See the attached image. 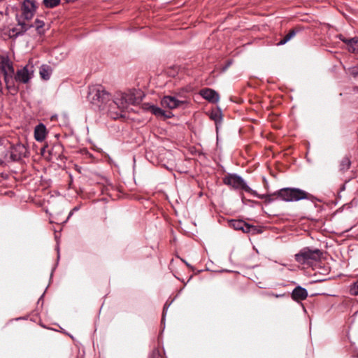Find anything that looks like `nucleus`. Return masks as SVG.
<instances>
[{
  "instance_id": "obj_1",
  "label": "nucleus",
  "mask_w": 358,
  "mask_h": 358,
  "mask_svg": "<svg viewBox=\"0 0 358 358\" xmlns=\"http://www.w3.org/2000/svg\"><path fill=\"white\" fill-rule=\"evenodd\" d=\"M322 256V252L320 250L306 247L294 255V259L299 264L310 266L320 261Z\"/></svg>"
},
{
  "instance_id": "obj_2",
  "label": "nucleus",
  "mask_w": 358,
  "mask_h": 358,
  "mask_svg": "<svg viewBox=\"0 0 358 358\" xmlns=\"http://www.w3.org/2000/svg\"><path fill=\"white\" fill-rule=\"evenodd\" d=\"M88 99L93 105L103 108L111 101L112 96L102 86L98 85L90 88Z\"/></svg>"
},
{
  "instance_id": "obj_3",
  "label": "nucleus",
  "mask_w": 358,
  "mask_h": 358,
  "mask_svg": "<svg viewBox=\"0 0 358 358\" xmlns=\"http://www.w3.org/2000/svg\"><path fill=\"white\" fill-rule=\"evenodd\" d=\"M275 194L281 200L286 202H294L303 199H309L311 195L299 188H282L275 192Z\"/></svg>"
},
{
  "instance_id": "obj_4",
  "label": "nucleus",
  "mask_w": 358,
  "mask_h": 358,
  "mask_svg": "<svg viewBox=\"0 0 358 358\" xmlns=\"http://www.w3.org/2000/svg\"><path fill=\"white\" fill-rule=\"evenodd\" d=\"M139 101L132 92L117 94L112 103H113L120 110L124 111L129 106L138 103Z\"/></svg>"
},
{
  "instance_id": "obj_5",
  "label": "nucleus",
  "mask_w": 358,
  "mask_h": 358,
  "mask_svg": "<svg viewBox=\"0 0 358 358\" xmlns=\"http://www.w3.org/2000/svg\"><path fill=\"white\" fill-rule=\"evenodd\" d=\"M223 182L225 185L231 186L234 189H243L250 194L253 192V189L247 185L245 180L236 174L227 175L224 178Z\"/></svg>"
},
{
  "instance_id": "obj_6",
  "label": "nucleus",
  "mask_w": 358,
  "mask_h": 358,
  "mask_svg": "<svg viewBox=\"0 0 358 358\" xmlns=\"http://www.w3.org/2000/svg\"><path fill=\"white\" fill-rule=\"evenodd\" d=\"M35 68L32 62H29L23 68L18 69L14 76V80L20 83L27 84L34 77Z\"/></svg>"
},
{
  "instance_id": "obj_7",
  "label": "nucleus",
  "mask_w": 358,
  "mask_h": 358,
  "mask_svg": "<svg viewBox=\"0 0 358 358\" xmlns=\"http://www.w3.org/2000/svg\"><path fill=\"white\" fill-rule=\"evenodd\" d=\"M229 226L235 230H241L244 233L256 234L261 233L256 226L249 224L242 220H231L229 222Z\"/></svg>"
},
{
  "instance_id": "obj_8",
  "label": "nucleus",
  "mask_w": 358,
  "mask_h": 358,
  "mask_svg": "<svg viewBox=\"0 0 358 358\" xmlns=\"http://www.w3.org/2000/svg\"><path fill=\"white\" fill-rule=\"evenodd\" d=\"M36 6L33 0H24L21 6L22 15L26 20H30L33 18L36 11Z\"/></svg>"
},
{
  "instance_id": "obj_9",
  "label": "nucleus",
  "mask_w": 358,
  "mask_h": 358,
  "mask_svg": "<svg viewBox=\"0 0 358 358\" xmlns=\"http://www.w3.org/2000/svg\"><path fill=\"white\" fill-rule=\"evenodd\" d=\"M0 72L3 74L4 80L11 78L14 76L15 71L12 62L4 56L0 57Z\"/></svg>"
},
{
  "instance_id": "obj_10",
  "label": "nucleus",
  "mask_w": 358,
  "mask_h": 358,
  "mask_svg": "<svg viewBox=\"0 0 358 358\" xmlns=\"http://www.w3.org/2000/svg\"><path fill=\"white\" fill-rule=\"evenodd\" d=\"M10 159L17 162L27 156L28 150L22 143H17L10 148Z\"/></svg>"
},
{
  "instance_id": "obj_11",
  "label": "nucleus",
  "mask_w": 358,
  "mask_h": 358,
  "mask_svg": "<svg viewBox=\"0 0 358 358\" xmlns=\"http://www.w3.org/2000/svg\"><path fill=\"white\" fill-rule=\"evenodd\" d=\"M161 103L163 107H166L169 109H175L185 103V101H180L174 96H165L162 99Z\"/></svg>"
},
{
  "instance_id": "obj_12",
  "label": "nucleus",
  "mask_w": 358,
  "mask_h": 358,
  "mask_svg": "<svg viewBox=\"0 0 358 358\" xmlns=\"http://www.w3.org/2000/svg\"><path fill=\"white\" fill-rule=\"evenodd\" d=\"M338 38L348 45L349 52L358 54V37L347 38L343 35L339 34Z\"/></svg>"
},
{
  "instance_id": "obj_13",
  "label": "nucleus",
  "mask_w": 358,
  "mask_h": 358,
  "mask_svg": "<svg viewBox=\"0 0 358 358\" xmlns=\"http://www.w3.org/2000/svg\"><path fill=\"white\" fill-rule=\"evenodd\" d=\"M201 96L212 103H217L219 101L220 96L217 92L213 89L205 88L200 91Z\"/></svg>"
},
{
  "instance_id": "obj_14",
  "label": "nucleus",
  "mask_w": 358,
  "mask_h": 358,
  "mask_svg": "<svg viewBox=\"0 0 358 358\" xmlns=\"http://www.w3.org/2000/svg\"><path fill=\"white\" fill-rule=\"evenodd\" d=\"M308 296V292L306 289L297 286L292 292V298L296 301L305 300Z\"/></svg>"
},
{
  "instance_id": "obj_15",
  "label": "nucleus",
  "mask_w": 358,
  "mask_h": 358,
  "mask_svg": "<svg viewBox=\"0 0 358 358\" xmlns=\"http://www.w3.org/2000/svg\"><path fill=\"white\" fill-rule=\"evenodd\" d=\"M47 134L45 126L41 123L38 124L34 129V138L38 142H42L45 140Z\"/></svg>"
},
{
  "instance_id": "obj_16",
  "label": "nucleus",
  "mask_w": 358,
  "mask_h": 358,
  "mask_svg": "<svg viewBox=\"0 0 358 358\" xmlns=\"http://www.w3.org/2000/svg\"><path fill=\"white\" fill-rule=\"evenodd\" d=\"M251 194L258 199H265V202L266 203H271L278 197L277 194H275V192L271 194H259L255 190H253Z\"/></svg>"
},
{
  "instance_id": "obj_17",
  "label": "nucleus",
  "mask_w": 358,
  "mask_h": 358,
  "mask_svg": "<svg viewBox=\"0 0 358 358\" xmlns=\"http://www.w3.org/2000/svg\"><path fill=\"white\" fill-rule=\"evenodd\" d=\"M17 24L20 27L19 29H17V31L16 32V35H22L24 33H25L27 30H29L30 28L34 27V24H29L24 21H22L20 19L17 20Z\"/></svg>"
},
{
  "instance_id": "obj_18",
  "label": "nucleus",
  "mask_w": 358,
  "mask_h": 358,
  "mask_svg": "<svg viewBox=\"0 0 358 358\" xmlns=\"http://www.w3.org/2000/svg\"><path fill=\"white\" fill-rule=\"evenodd\" d=\"M14 80H15L13 77L11 78H7L4 80L6 88L13 94H16L18 91V87L15 86Z\"/></svg>"
},
{
  "instance_id": "obj_19",
  "label": "nucleus",
  "mask_w": 358,
  "mask_h": 358,
  "mask_svg": "<svg viewBox=\"0 0 358 358\" xmlns=\"http://www.w3.org/2000/svg\"><path fill=\"white\" fill-rule=\"evenodd\" d=\"M40 76L42 79L48 80L50 78L51 69L50 66L47 65H43L40 68Z\"/></svg>"
},
{
  "instance_id": "obj_20",
  "label": "nucleus",
  "mask_w": 358,
  "mask_h": 358,
  "mask_svg": "<svg viewBox=\"0 0 358 358\" xmlns=\"http://www.w3.org/2000/svg\"><path fill=\"white\" fill-rule=\"evenodd\" d=\"M149 109L152 114L157 117H170L169 115H166V112L164 110L157 106H150Z\"/></svg>"
},
{
  "instance_id": "obj_21",
  "label": "nucleus",
  "mask_w": 358,
  "mask_h": 358,
  "mask_svg": "<svg viewBox=\"0 0 358 358\" xmlns=\"http://www.w3.org/2000/svg\"><path fill=\"white\" fill-rule=\"evenodd\" d=\"M296 34V31L295 29H292L289 32L285 35L283 38H282L278 43V45H282L287 43L289 40H291L294 36H295Z\"/></svg>"
},
{
  "instance_id": "obj_22",
  "label": "nucleus",
  "mask_w": 358,
  "mask_h": 358,
  "mask_svg": "<svg viewBox=\"0 0 358 358\" xmlns=\"http://www.w3.org/2000/svg\"><path fill=\"white\" fill-rule=\"evenodd\" d=\"M350 160L348 157H344L340 163V170L342 171H347L350 167Z\"/></svg>"
},
{
  "instance_id": "obj_23",
  "label": "nucleus",
  "mask_w": 358,
  "mask_h": 358,
  "mask_svg": "<svg viewBox=\"0 0 358 358\" xmlns=\"http://www.w3.org/2000/svg\"><path fill=\"white\" fill-rule=\"evenodd\" d=\"M61 2V0H43V4L45 8H52L58 6Z\"/></svg>"
},
{
  "instance_id": "obj_24",
  "label": "nucleus",
  "mask_w": 358,
  "mask_h": 358,
  "mask_svg": "<svg viewBox=\"0 0 358 358\" xmlns=\"http://www.w3.org/2000/svg\"><path fill=\"white\" fill-rule=\"evenodd\" d=\"M349 292L352 296L358 295V280L350 286Z\"/></svg>"
},
{
  "instance_id": "obj_25",
  "label": "nucleus",
  "mask_w": 358,
  "mask_h": 358,
  "mask_svg": "<svg viewBox=\"0 0 358 358\" xmlns=\"http://www.w3.org/2000/svg\"><path fill=\"white\" fill-rule=\"evenodd\" d=\"M45 23L43 20L36 19L34 22V27H36V29L37 31L41 34V29L44 27Z\"/></svg>"
},
{
  "instance_id": "obj_26",
  "label": "nucleus",
  "mask_w": 358,
  "mask_h": 358,
  "mask_svg": "<svg viewBox=\"0 0 358 358\" xmlns=\"http://www.w3.org/2000/svg\"><path fill=\"white\" fill-rule=\"evenodd\" d=\"M150 358H162L159 350H154L152 352Z\"/></svg>"
},
{
  "instance_id": "obj_27",
  "label": "nucleus",
  "mask_w": 358,
  "mask_h": 358,
  "mask_svg": "<svg viewBox=\"0 0 358 358\" xmlns=\"http://www.w3.org/2000/svg\"><path fill=\"white\" fill-rule=\"evenodd\" d=\"M266 296H273V297H275V298H280V297H282L285 296L284 294H274L273 292H268V293H266L265 294Z\"/></svg>"
},
{
  "instance_id": "obj_28",
  "label": "nucleus",
  "mask_w": 358,
  "mask_h": 358,
  "mask_svg": "<svg viewBox=\"0 0 358 358\" xmlns=\"http://www.w3.org/2000/svg\"><path fill=\"white\" fill-rule=\"evenodd\" d=\"M79 210V207H78V206H76V207H74V208H73L70 211V213H69V216H68V219H69L70 217H71V216L73 215V214L76 211H77V210Z\"/></svg>"
},
{
  "instance_id": "obj_29",
  "label": "nucleus",
  "mask_w": 358,
  "mask_h": 358,
  "mask_svg": "<svg viewBox=\"0 0 358 358\" xmlns=\"http://www.w3.org/2000/svg\"><path fill=\"white\" fill-rule=\"evenodd\" d=\"M169 305H167V303H166L164 306V309H163V317H164V315L166 314V312L169 308Z\"/></svg>"
},
{
  "instance_id": "obj_30",
  "label": "nucleus",
  "mask_w": 358,
  "mask_h": 358,
  "mask_svg": "<svg viewBox=\"0 0 358 358\" xmlns=\"http://www.w3.org/2000/svg\"><path fill=\"white\" fill-rule=\"evenodd\" d=\"M3 1H4V0H0V3H1V2H3Z\"/></svg>"
}]
</instances>
